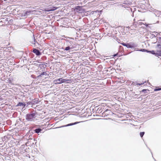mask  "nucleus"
I'll use <instances>...</instances> for the list:
<instances>
[{"label":"nucleus","mask_w":161,"mask_h":161,"mask_svg":"<svg viewBox=\"0 0 161 161\" xmlns=\"http://www.w3.org/2000/svg\"><path fill=\"white\" fill-rule=\"evenodd\" d=\"M27 105H33V103H32V101L31 102H28L27 103Z\"/></svg>","instance_id":"25"},{"label":"nucleus","mask_w":161,"mask_h":161,"mask_svg":"<svg viewBox=\"0 0 161 161\" xmlns=\"http://www.w3.org/2000/svg\"><path fill=\"white\" fill-rule=\"evenodd\" d=\"M38 102V100L37 99H34V100L32 101V103L33 105L37 104Z\"/></svg>","instance_id":"15"},{"label":"nucleus","mask_w":161,"mask_h":161,"mask_svg":"<svg viewBox=\"0 0 161 161\" xmlns=\"http://www.w3.org/2000/svg\"><path fill=\"white\" fill-rule=\"evenodd\" d=\"M47 1H49V2L51 3V4L53 3L54 2H56V0H47Z\"/></svg>","instance_id":"21"},{"label":"nucleus","mask_w":161,"mask_h":161,"mask_svg":"<svg viewBox=\"0 0 161 161\" xmlns=\"http://www.w3.org/2000/svg\"><path fill=\"white\" fill-rule=\"evenodd\" d=\"M134 21H135V19H134Z\"/></svg>","instance_id":"41"},{"label":"nucleus","mask_w":161,"mask_h":161,"mask_svg":"<svg viewBox=\"0 0 161 161\" xmlns=\"http://www.w3.org/2000/svg\"><path fill=\"white\" fill-rule=\"evenodd\" d=\"M130 46L131 48H134L138 46V44L136 42H130Z\"/></svg>","instance_id":"8"},{"label":"nucleus","mask_w":161,"mask_h":161,"mask_svg":"<svg viewBox=\"0 0 161 161\" xmlns=\"http://www.w3.org/2000/svg\"><path fill=\"white\" fill-rule=\"evenodd\" d=\"M126 47L127 48H131V46H130V42L129 43H127Z\"/></svg>","instance_id":"20"},{"label":"nucleus","mask_w":161,"mask_h":161,"mask_svg":"<svg viewBox=\"0 0 161 161\" xmlns=\"http://www.w3.org/2000/svg\"><path fill=\"white\" fill-rule=\"evenodd\" d=\"M42 77V76H40V75L37 76V77L38 78H39L40 77Z\"/></svg>","instance_id":"34"},{"label":"nucleus","mask_w":161,"mask_h":161,"mask_svg":"<svg viewBox=\"0 0 161 161\" xmlns=\"http://www.w3.org/2000/svg\"><path fill=\"white\" fill-rule=\"evenodd\" d=\"M40 60H38L37 61V62H38L39 63H40L41 62H40Z\"/></svg>","instance_id":"35"},{"label":"nucleus","mask_w":161,"mask_h":161,"mask_svg":"<svg viewBox=\"0 0 161 161\" xmlns=\"http://www.w3.org/2000/svg\"><path fill=\"white\" fill-rule=\"evenodd\" d=\"M141 20H138L137 22V24H138L139 25H142L143 23L141 22Z\"/></svg>","instance_id":"24"},{"label":"nucleus","mask_w":161,"mask_h":161,"mask_svg":"<svg viewBox=\"0 0 161 161\" xmlns=\"http://www.w3.org/2000/svg\"><path fill=\"white\" fill-rule=\"evenodd\" d=\"M147 50V49H141L140 50H139L138 51L142 52H146Z\"/></svg>","instance_id":"22"},{"label":"nucleus","mask_w":161,"mask_h":161,"mask_svg":"<svg viewBox=\"0 0 161 161\" xmlns=\"http://www.w3.org/2000/svg\"><path fill=\"white\" fill-rule=\"evenodd\" d=\"M52 9V6L48 8H46V9H45V11H46L47 10H49L50 9Z\"/></svg>","instance_id":"27"},{"label":"nucleus","mask_w":161,"mask_h":161,"mask_svg":"<svg viewBox=\"0 0 161 161\" xmlns=\"http://www.w3.org/2000/svg\"><path fill=\"white\" fill-rule=\"evenodd\" d=\"M118 55V53H117L116 54H114L113 55V56L114 57L117 56Z\"/></svg>","instance_id":"33"},{"label":"nucleus","mask_w":161,"mask_h":161,"mask_svg":"<svg viewBox=\"0 0 161 161\" xmlns=\"http://www.w3.org/2000/svg\"><path fill=\"white\" fill-rule=\"evenodd\" d=\"M57 8H58L57 7H52V9H51L50 10H47L46 11L47 12H49V11H54V10H56Z\"/></svg>","instance_id":"14"},{"label":"nucleus","mask_w":161,"mask_h":161,"mask_svg":"<svg viewBox=\"0 0 161 161\" xmlns=\"http://www.w3.org/2000/svg\"><path fill=\"white\" fill-rule=\"evenodd\" d=\"M47 75V74L46 72H42L40 74V76H42V75H45V76H46Z\"/></svg>","instance_id":"19"},{"label":"nucleus","mask_w":161,"mask_h":161,"mask_svg":"<svg viewBox=\"0 0 161 161\" xmlns=\"http://www.w3.org/2000/svg\"><path fill=\"white\" fill-rule=\"evenodd\" d=\"M145 134L144 132H141L140 133V136L141 137H142Z\"/></svg>","instance_id":"23"},{"label":"nucleus","mask_w":161,"mask_h":161,"mask_svg":"<svg viewBox=\"0 0 161 161\" xmlns=\"http://www.w3.org/2000/svg\"><path fill=\"white\" fill-rule=\"evenodd\" d=\"M153 12L156 16L159 17L161 15V12L160 11L155 9H154Z\"/></svg>","instance_id":"6"},{"label":"nucleus","mask_w":161,"mask_h":161,"mask_svg":"<svg viewBox=\"0 0 161 161\" xmlns=\"http://www.w3.org/2000/svg\"><path fill=\"white\" fill-rule=\"evenodd\" d=\"M34 65H37V64H36V63H35L34 64Z\"/></svg>","instance_id":"36"},{"label":"nucleus","mask_w":161,"mask_h":161,"mask_svg":"<svg viewBox=\"0 0 161 161\" xmlns=\"http://www.w3.org/2000/svg\"><path fill=\"white\" fill-rule=\"evenodd\" d=\"M33 52L35 53L37 56H39L42 54L40 51L35 48H34L32 51Z\"/></svg>","instance_id":"5"},{"label":"nucleus","mask_w":161,"mask_h":161,"mask_svg":"<svg viewBox=\"0 0 161 161\" xmlns=\"http://www.w3.org/2000/svg\"><path fill=\"white\" fill-rule=\"evenodd\" d=\"M45 64H47V63H44Z\"/></svg>","instance_id":"40"},{"label":"nucleus","mask_w":161,"mask_h":161,"mask_svg":"<svg viewBox=\"0 0 161 161\" xmlns=\"http://www.w3.org/2000/svg\"><path fill=\"white\" fill-rule=\"evenodd\" d=\"M73 44V42L72 41L68 42H67V46L65 47L64 48H63L64 51H70L71 50H72L74 48Z\"/></svg>","instance_id":"2"},{"label":"nucleus","mask_w":161,"mask_h":161,"mask_svg":"<svg viewBox=\"0 0 161 161\" xmlns=\"http://www.w3.org/2000/svg\"><path fill=\"white\" fill-rule=\"evenodd\" d=\"M137 25H138V24H137V22H136L135 21V22L133 23V25L134 26H136Z\"/></svg>","instance_id":"26"},{"label":"nucleus","mask_w":161,"mask_h":161,"mask_svg":"<svg viewBox=\"0 0 161 161\" xmlns=\"http://www.w3.org/2000/svg\"><path fill=\"white\" fill-rule=\"evenodd\" d=\"M54 81L56 82V83L57 84H61L62 83V78H60L59 79L55 80H54Z\"/></svg>","instance_id":"9"},{"label":"nucleus","mask_w":161,"mask_h":161,"mask_svg":"<svg viewBox=\"0 0 161 161\" xmlns=\"http://www.w3.org/2000/svg\"><path fill=\"white\" fill-rule=\"evenodd\" d=\"M130 11L132 12V9L131 8H130Z\"/></svg>","instance_id":"37"},{"label":"nucleus","mask_w":161,"mask_h":161,"mask_svg":"<svg viewBox=\"0 0 161 161\" xmlns=\"http://www.w3.org/2000/svg\"><path fill=\"white\" fill-rule=\"evenodd\" d=\"M97 12H98V10H97V11H93L92 12H93L92 14H93L94 13H96Z\"/></svg>","instance_id":"32"},{"label":"nucleus","mask_w":161,"mask_h":161,"mask_svg":"<svg viewBox=\"0 0 161 161\" xmlns=\"http://www.w3.org/2000/svg\"><path fill=\"white\" fill-rule=\"evenodd\" d=\"M80 122H74V123H71L67 124L66 125H64L62 126L58 127V128H61V127H67V126H72V125H75L77 124H78V123H79Z\"/></svg>","instance_id":"7"},{"label":"nucleus","mask_w":161,"mask_h":161,"mask_svg":"<svg viewBox=\"0 0 161 161\" xmlns=\"http://www.w3.org/2000/svg\"><path fill=\"white\" fill-rule=\"evenodd\" d=\"M2 100V99L0 97V101Z\"/></svg>","instance_id":"39"},{"label":"nucleus","mask_w":161,"mask_h":161,"mask_svg":"<svg viewBox=\"0 0 161 161\" xmlns=\"http://www.w3.org/2000/svg\"><path fill=\"white\" fill-rule=\"evenodd\" d=\"M33 41L31 43L32 44H34V45L35 44L36 42L37 43H38L37 42V41H36V40L35 39V37L34 36V35H33Z\"/></svg>","instance_id":"17"},{"label":"nucleus","mask_w":161,"mask_h":161,"mask_svg":"<svg viewBox=\"0 0 161 161\" xmlns=\"http://www.w3.org/2000/svg\"><path fill=\"white\" fill-rule=\"evenodd\" d=\"M142 92H144V93L148 94L149 92V90L148 89H144L142 90Z\"/></svg>","instance_id":"13"},{"label":"nucleus","mask_w":161,"mask_h":161,"mask_svg":"<svg viewBox=\"0 0 161 161\" xmlns=\"http://www.w3.org/2000/svg\"><path fill=\"white\" fill-rule=\"evenodd\" d=\"M78 0H74V1H78Z\"/></svg>","instance_id":"38"},{"label":"nucleus","mask_w":161,"mask_h":161,"mask_svg":"<svg viewBox=\"0 0 161 161\" xmlns=\"http://www.w3.org/2000/svg\"><path fill=\"white\" fill-rule=\"evenodd\" d=\"M36 114L35 113L27 114L26 115V119L28 121H31L33 118L36 117Z\"/></svg>","instance_id":"3"},{"label":"nucleus","mask_w":161,"mask_h":161,"mask_svg":"<svg viewBox=\"0 0 161 161\" xmlns=\"http://www.w3.org/2000/svg\"><path fill=\"white\" fill-rule=\"evenodd\" d=\"M161 90V88H159L158 87H156L155 89H154V91H157Z\"/></svg>","instance_id":"18"},{"label":"nucleus","mask_w":161,"mask_h":161,"mask_svg":"<svg viewBox=\"0 0 161 161\" xmlns=\"http://www.w3.org/2000/svg\"><path fill=\"white\" fill-rule=\"evenodd\" d=\"M151 51H149V50H147L146 52L148 53H151Z\"/></svg>","instance_id":"31"},{"label":"nucleus","mask_w":161,"mask_h":161,"mask_svg":"<svg viewBox=\"0 0 161 161\" xmlns=\"http://www.w3.org/2000/svg\"><path fill=\"white\" fill-rule=\"evenodd\" d=\"M42 131V129L40 128H36L34 130V132L36 133H38L41 132Z\"/></svg>","instance_id":"12"},{"label":"nucleus","mask_w":161,"mask_h":161,"mask_svg":"<svg viewBox=\"0 0 161 161\" xmlns=\"http://www.w3.org/2000/svg\"><path fill=\"white\" fill-rule=\"evenodd\" d=\"M122 45L124 46H125L126 47L127 43H125L123 42L121 43Z\"/></svg>","instance_id":"29"},{"label":"nucleus","mask_w":161,"mask_h":161,"mask_svg":"<svg viewBox=\"0 0 161 161\" xmlns=\"http://www.w3.org/2000/svg\"><path fill=\"white\" fill-rule=\"evenodd\" d=\"M25 105L24 103L22 102H19L16 105V106H23L24 108Z\"/></svg>","instance_id":"10"},{"label":"nucleus","mask_w":161,"mask_h":161,"mask_svg":"<svg viewBox=\"0 0 161 161\" xmlns=\"http://www.w3.org/2000/svg\"><path fill=\"white\" fill-rule=\"evenodd\" d=\"M38 67L40 69H45L47 67V65L45 64H41L39 65Z\"/></svg>","instance_id":"11"},{"label":"nucleus","mask_w":161,"mask_h":161,"mask_svg":"<svg viewBox=\"0 0 161 161\" xmlns=\"http://www.w3.org/2000/svg\"><path fill=\"white\" fill-rule=\"evenodd\" d=\"M127 28L128 29H130V30H132L133 29V27H132V26H128L127 27Z\"/></svg>","instance_id":"28"},{"label":"nucleus","mask_w":161,"mask_h":161,"mask_svg":"<svg viewBox=\"0 0 161 161\" xmlns=\"http://www.w3.org/2000/svg\"><path fill=\"white\" fill-rule=\"evenodd\" d=\"M157 47L160 49V50L158 51L157 53H155L154 50H152L151 51V53L155 55L156 57L161 56V43L157 45Z\"/></svg>","instance_id":"1"},{"label":"nucleus","mask_w":161,"mask_h":161,"mask_svg":"<svg viewBox=\"0 0 161 161\" xmlns=\"http://www.w3.org/2000/svg\"><path fill=\"white\" fill-rule=\"evenodd\" d=\"M74 9L77 12L79 13H82L85 12V9L82 8V7L80 6H75Z\"/></svg>","instance_id":"4"},{"label":"nucleus","mask_w":161,"mask_h":161,"mask_svg":"<svg viewBox=\"0 0 161 161\" xmlns=\"http://www.w3.org/2000/svg\"><path fill=\"white\" fill-rule=\"evenodd\" d=\"M144 84V83L143 82L142 83H137L136 84V85H137L140 86L141 85L143 84Z\"/></svg>","instance_id":"30"},{"label":"nucleus","mask_w":161,"mask_h":161,"mask_svg":"<svg viewBox=\"0 0 161 161\" xmlns=\"http://www.w3.org/2000/svg\"><path fill=\"white\" fill-rule=\"evenodd\" d=\"M70 80L69 79H63L62 78V83H68L69 81Z\"/></svg>","instance_id":"16"}]
</instances>
